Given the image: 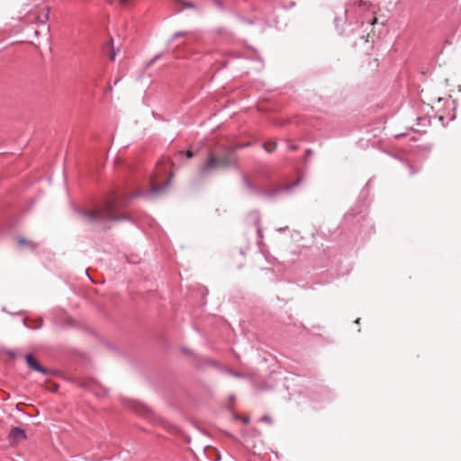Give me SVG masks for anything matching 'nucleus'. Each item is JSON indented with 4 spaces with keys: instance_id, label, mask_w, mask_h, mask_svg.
Wrapping results in <instances>:
<instances>
[{
    "instance_id": "f257e3e1",
    "label": "nucleus",
    "mask_w": 461,
    "mask_h": 461,
    "mask_svg": "<svg viewBox=\"0 0 461 461\" xmlns=\"http://www.w3.org/2000/svg\"><path fill=\"white\" fill-rule=\"evenodd\" d=\"M123 206L119 199L107 201L104 206L93 211L81 210L78 212L82 220L90 225H96L104 221H121L127 219L124 214L116 215L115 211Z\"/></svg>"
},
{
    "instance_id": "f03ea898",
    "label": "nucleus",
    "mask_w": 461,
    "mask_h": 461,
    "mask_svg": "<svg viewBox=\"0 0 461 461\" xmlns=\"http://www.w3.org/2000/svg\"><path fill=\"white\" fill-rule=\"evenodd\" d=\"M238 165V158L232 149H228L220 158L210 152L205 163L199 168L200 176H205L211 171L222 167L230 168Z\"/></svg>"
},
{
    "instance_id": "7ed1b4c3",
    "label": "nucleus",
    "mask_w": 461,
    "mask_h": 461,
    "mask_svg": "<svg viewBox=\"0 0 461 461\" xmlns=\"http://www.w3.org/2000/svg\"><path fill=\"white\" fill-rule=\"evenodd\" d=\"M50 7L43 2L36 5L35 7L27 12L24 20L28 23L45 25L49 20Z\"/></svg>"
},
{
    "instance_id": "20e7f679",
    "label": "nucleus",
    "mask_w": 461,
    "mask_h": 461,
    "mask_svg": "<svg viewBox=\"0 0 461 461\" xmlns=\"http://www.w3.org/2000/svg\"><path fill=\"white\" fill-rule=\"evenodd\" d=\"M372 7L370 2L362 1V0H355L348 4H347L345 8V15L348 19H356L357 21H360L361 23H364V21L361 20V16L364 13L368 12Z\"/></svg>"
},
{
    "instance_id": "39448f33",
    "label": "nucleus",
    "mask_w": 461,
    "mask_h": 461,
    "mask_svg": "<svg viewBox=\"0 0 461 461\" xmlns=\"http://www.w3.org/2000/svg\"><path fill=\"white\" fill-rule=\"evenodd\" d=\"M25 360L28 367L31 370L41 373L44 375H47L49 374V371L46 368H44L32 354L26 355Z\"/></svg>"
},
{
    "instance_id": "423d86ee",
    "label": "nucleus",
    "mask_w": 461,
    "mask_h": 461,
    "mask_svg": "<svg viewBox=\"0 0 461 461\" xmlns=\"http://www.w3.org/2000/svg\"><path fill=\"white\" fill-rule=\"evenodd\" d=\"M27 435L24 429L14 427L13 428L8 435V438L12 443H19L22 440L26 439Z\"/></svg>"
},
{
    "instance_id": "0eeeda50",
    "label": "nucleus",
    "mask_w": 461,
    "mask_h": 461,
    "mask_svg": "<svg viewBox=\"0 0 461 461\" xmlns=\"http://www.w3.org/2000/svg\"><path fill=\"white\" fill-rule=\"evenodd\" d=\"M250 215L253 218L254 223H255V225L257 227V233L258 235V238L260 240H262L263 239V231H262L261 225H260V216H259V213L257 212H254Z\"/></svg>"
},
{
    "instance_id": "6e6552de",
    "label": "nucleus",
    "mask_w": 461,
    "mask_h": 461,
    "mask_svg": "<svg viewBox=\"0 0 461 461\" xmlns=\"http://www.w3.org/2000/svg\"><path fill=\"white\" fill-rule=\"evenodd\" d=\"M17 242L21 247H27L30 248L31 249H36V248L38 247V244L36 242L28 240L23 237H18Z\"/></svg>"
},
{
    "instance_id": "1a4fd4ad",
    "label": "nucleus",
    "mask_w": 461,
    "mask_h": 461,
    "mask_svg": "<svg viewBox=\"0 0 461 461\" xmlns=\"http://www.w3.org/2000/svg\"><path fill=\"white\" fill-rule=\"evenodd\" d=\"M168 185H169V181H167L166 183H164L163 185H153L150 190V194H156L160 193V191L167 188L168 186Z\"/></svg>"
},
{
    "instance_id": "9d476101",
    "label": "nucleus",
    "mask_w": 461,
    "mask_h": 461,
    "mask_svg": "<svg viewBox=\"0 0 461 461\" xmlns=\"http://www.w3.org/2000/svg\"><path fill=\"white\" fill-rule=\"evenodd\" d=\"M136 412L139 415L147 416L148 413L149 412V410L144 406H140L139 408L136 409Z\"/></svg>"
},
{
    "instance_id": "9b49d317",
    "label": "nucleus",
    "mask_w": 461,
    "mask_h": 461,
    "mask_svg": "<svg viewBox=\"0 0 461 461\" xmlns=\"http://www.w3.org/2000/svg\"><path fill=\"white\" fill-rule=\"evenodd\" d=\"M263 147L268 153H272L276 149V143H272L271 147H269L267 143H264Z\"/></svg>"
},
{
    "instance_id": "f8f14e48",
    "label": "nucleus",
    "mask_w": 461,
    "mask_h": 461,
    "mask_svg": "<svg viewBox=\"0 0 461 461\" xmlns=\"http://www.w3.org/2000/svg\"><path fill=\"white\" fill-rule=\"evenodd\" d=\"M118 2L122 6H128L131 0H111V3Z\"/></svg>"
},
{
    "instance_id": "ddd939ff",
    "label": "nucleus",
    "mask_w": 461,
    "mask_h": 461,
    "mask_svg": "<svg viewBox=\"0 0 461 461\" xmlns=\"http://www.w3.org/2000/svg\"><path fill=\"white\" fill-rule=\"evenodd\" d=\"M188 34H189V32H176V33L174 34L173 38H174V39H176V38H178V37L186 36V35H188Z\"/></svg>"
},
{
    "instance_id": "4468645a",
    "label": "nucleus",
    "mask_w": 461,
    "mask_h": 461,
    "mask_svg": "<svg viewBox=\"0 0 461 461\" xmlns=\"http://www.w3.org/2000/svg\"><path fill=\"white\" fill-rule=\"evenodd\" d=\"M116 55H117V50H115L114 49L112 50L111 53L109 54V59L112 60V61H114L115 60V58H116Z\"/></svg>"
},
{
    "instance_id": "2eb2a0df",
    "label": "nucleus",
    "mask_w": 461,
    "mask_h": 461,
    "mask_svg": "<svg viewBox=\"0 0 461 461\" xmlns=\"http://www.w3.org/2000/svg\"><path fill=\"white\" fill-rule=\"evenodd\" d=\"M249 145H250V143L247 142V143L239 144L231 149H234V151H235L236 149H242V148L248 147Z\"/></svg>"
},
{
    "instance_id": "dca6fc26",
    "label": "nucleus",
    "mask_w": 461,
    "mask_h": 461,
    "mask_svg": "<svg viewBox=\"0 0 461 461\" xmlns=\"http://www.w3.org/2000/svg\"><path fill=\"white\" fill-rule=\"evenodd\" d=\"M185 7L186 8H195V5L193 3L190 2H183Z\"/></svg>"
},
{
    "instance_id": "f3484780",
    "label": "nucleus",
    "mask_w": 461,
    "mask_h": 461,
    "mask_svg": "<svg viewBox=\"0 0 461 461\" xmlns=\"http://www.w3.org/2000/svg\"><path fill=\"white\" fill-rule=\"evenodd\" d=\"M299 179L296 180L294 183H293L292 185H286L285 186V189L288 190V189H292L293 187H294L295 185H297L299 184Z\"/></svg>"
},
{
    "instance_id": "a211bd4d",
    "label": "nucleus",
    "mask_w": 461,
    "mask_h": 461,
    "mask_svg": "<svg viewBox=\"0 0 461 461\" xmlns=\"http://www.w3.org/2000/svg\"><path fill=\"white\" fill-rule=\"evenodd\" d=\"M187 158H192L194 157V152L192 150H187L185 153Z\"/></svg>"
},
{
    "instance_id": "6ab92c4d",
    "label": "nucleus",
    "mask_w": 461,
    "mask_h": 461,
    "mask_svg": "<svg viewBox=\"0 0 461 461\" xmlns=\"http://www.w3.org/2000/svg\"><path fill=\"white\" fill-rule=\"evenodd\" d=\"M408 168L410 170L411 175H414L417 172V170L411 165H408Z\"/></svg>"
},
{
    "instance_id": "aec40b11",
    "label": "nucleus",
    "mask_w": 461,
    "mask_h": 461,
    "mask_svg": "<svg viewBox=\"0 0 461 461\" xmlns=\"http://www.w3.org/2000/svg\"><path fill=\"white\" fill-rule=\"evenodd\" d=\"M261 420L267 423H271V419L268 416H263Z\"/></svg>"
},
{
    "instance_id": "412c9836",
    "label": "nucleus",
    "mask_w": 461,
    "mask_h": 461,
    "mask_svg": "<svg viewBox=\"0 0 461 461\" xmlns=\"http://www.w3.org/2000/svg\"><path fill=\"white\" fill-rule=\"evenodd\" d=\"M288 149L291 150H296L298 149V146L296 144H290L288 146Z\"/></svg>"
},
{
    "instance_id": "4be33fe9",
    "label": "nucleus",
    "mask_w": 461,
    "mask_h": 461,
    "mask_svg": "<svg viewBox=\"0 0 461 461\" xmlns=\"http://www.w3.org/2000/svg\"><path fill=\"white\" fill-rule=\"evenodd\" d=\"M376 22H377V19H376V17H375V16H374V17L372 18V20H371L369 23H370L372 25H374L375 23H376Z\"/></svg>"
},
{
    "instance_id": "5701e85b",
    "label": "nucleus",
    "mask_w": 461,
    "mask_h": 461,
    "mask_svg": "<svg viewBox=\"0 0 461 461\" xmlns=\"http://www.w3.org/2000/svg\"><path fill=\"white\" fill-rule=\"evenodd\" d=\"M307 156H311L312 154V150L311 149H306L305 151Z\"/></svg>"
},
{
    "instance_id": "b1692460",
    "label": "nucleus",
    "mask_w": 461,
    "mask_h": 461,
    "mask_svg": "<svg viewBox=\"0 0 461 461\" xmlns=\"http://www.w3.org/2000/svg\"><path fill=\"white\" fill-rule=\"evenodd\" d=\"M233 375H234L236 377H241V376H242V375H241L240 374H239V373H234Z\"/></svg>"
},
{
    "instance_id": "393cba45",
    "label": "nucleus",
    "mask_w": 461,
    "mask_h": 461,
    "mask_svg": "<svg viewBox=\"0 0 461 461\" xmlns=\"http://www.w3.org/2000/svg\"><path fill=\"white\" fill-rule=\"evenodd\" d=\"M35 34L38 35L39 32L37 30L34 31Z\"/></svg>"
}]
</instances>
